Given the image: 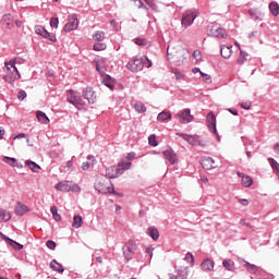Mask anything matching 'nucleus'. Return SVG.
Listing matches in <instances>:
<instances>
[{"label": "nucleus", "mask_w": 279, "mask_h": 279, "mask_svg": "<svg viewBox=\"0 0 279 279\" xmlns=\"http://www.w3.org/2000/svg\"><path fill=\"white\" fill-rule=\"evenodd\" d=\"M7 69V74L3 76V80L8 82V84H14L16 80H21V74L19 73V69H16V64L14 61H9L4 63Z\"/></svg>", "instance_id": "obj_1"}, {"label": "nucleus", "mask_w": 279, "mask_h": 279, "mask_svg": "<svg viewBox=\"0 0 279 279\" xmlns=\"http://www.w3.org/2000/svg\"><path fill=\"white\" fill-rule=\"evenodd\" d=\"M198 14H199V12L197 11V9L186 10L183 13V16L181 20L182 27H191V25H193V23H195V19H197Z\"/></svg>", "instance_id": "obj_2"}, {"label": "nucleus", "mask_w": 279, "mask_h": 279, "mask_svg": "<svg viewBox=\"0 0 279 279\" xmlns=\"http://www.w3.org/2000/svg\"><path fill=\"white\" fill-rule=\"evenodd\" d=\"M208 36H214L215 38H228V33L222 27H219L216 23H211L207 26Z\"/></svg>", "instance_id": "obj_3"}, {"label": "nucleus", "mask_w": 279, "mask_h": 279, "mask_svg": "<svg viewBox=\"0 0 279 279\" xmlns=\"http://www.w3.org/2000/svg\"><path fill=\"white\" fill-rule=\"evenodd\" d=\"M54 189L62 193H69V191H80V185L73 184L71 181H60L56 184Z\"/></svg>", "instance_id": "obj_4"}, {"label": "nucleus", "mask_w": 279, "mask_h": 279, "mask_svg": "<svg viewBox=\"0 0 279 279\" xmlns=\"http://www.w3.org/2000/svg\"><path fill=\"white\" fill-rule=\"evenodd\" d=\"M35 34L41 36V38H46V40H50V43H58L56 34L49 33L43 25L35 26Z\"/></svg>", "instance_id": "obj_5"}, {"label": "nucleus", "mask_w": 279, "mask_h": 279, "mask_svg": "<svg viewBox=\"0 0 279 279\" xmlns=\"http://www.w3.org/2000/svg\"><path fill=\"white\" fill-rule=\"evenodd\" d=\"M69 93L71 94L68 96L69 104H73L77 110H82L84 106H86V102L82 99V96L75 95V92L70 89Z\"/></svg>", "instance_id": "obj_6"}, {"label": "nucleus", "mask_w": 279, "mask_h": 279, "mask_svg": "<svg viewBox=\"0 0 279 279\" xmlns=\"http://www.w3.org/2000/svg\"><path fill=\"white\" fill-rule=\"evenodd\" d=\"M175 119H179L180 123L186 124V123H191V121H193L194 117L191 114V109L186 108V109L179 111L175 114Z\"/></svg>", "instance_id": "obj_7"}, {"label": "nucleus", "mask_w": 279, "mask_h": 279, "mask_svg": "<svg viewBox=\"0 0 279 279\" xmlns=\"http://www.w3.org/2000/svg\"><path fill=\"white\" fill-rule=\"evenodd\" d=\"M207 128L213 134L217 136V140L219 141V133L217 132V118L214 113H208L206 119Z\"/></svg>", "instance_id": "obj_8"}, {"label": "nucleus", "mask_w": 279, "mask_h": 279, "mask_svg": "<svg viewBox=\"0 0 279 279\" xmlns=\"http://www.w3.org/2000/svg\"><path fill=\"white\" fill-rule=\"evenodd\" d=\"M126 69L132 71L133 73H138V71H143V57L135 58L126 64Z\"/></svg>", "instance_id": "obj_9"}, {"label": "nucleus", "mask_w": 279, "mask_h": 279, "mask_svg": "<svg viewBox=\"0 0 279 279\" xmlns=\"http://www.w3.org/2000/svg\"><path fill=\"white\" fill-rule=\"evenodd\" d=\"M82 97L87 100L89 105H93L97 101V96L95 95V90L90 87H86L82 92Z\"/></svg>", "instance_id": "obj_10"}, {"label": "nucleus", "mask_w": 279, "mask_h": 279, "mask_svg": "<svg viewBox=\"0 0 279 279\" xmlns=\"http://www.w3.org/2000/svg\"><path fill=\"white\" fill-rule=\"evenodd\" d=\"M177 136H180L183 138V141H186L190 145L197 146L201 145L199 136L197 135H189L186 133H177Z\"/></svg>", "instance_id": "obj_11"}, {"label": "nucleus", "mask_w": 279, "mask_h": 279, "mask_svg": "<svg viewBox=\"0 0 279 279\" xmlns=\"http://www.w3.org/2000/svg\"><path fill=\"white\" fill-rule=\"evenodd\" d=\"M238 262L240 265H243V267H245V269H246V271H248V274H253L254 276H256V274H258V266L251 264L250 262H247L241 257L238 258Z\"/></svg>", "instance_id": "obj_12"}, {"label": "nucleus", "mask_w": 279, "mask_h": 279, "mask_svg": "<svg viewBox=\"0 0 279 279\" xmlns=\"http://www.w3.org/2000/svg\"><path fill=\"white\" fill-rule=\"evenodd\" d=\"M80 21L77 20L76 14H72L69 17V22L64 25V32H73L76 27H78Z\"/></svg>", "instance_id": "obj_13"}, {"label": "nucleus", "mask_w": 279, "mask_h": 279, "mask_svg": "<svg viewBox=\"0 0 279 279\" xmlns=\"http://www.w3.org/2000/svg\"><path fill=\"white\" fill-rule=\"evenodd\" d=\"M170 279H186L189 278V267H181L175 270L174 275H169Z\"/></svg>", "instance_id": "obj_14"}, {"label": "nucleus", "mask_w": 279, "mask_h": 279, "mask_svg": "<svg viewBox=\"0 0 279 279\" xmlns=\"http://www.w3.org/2000/svg\"><path fill=\"white\" fill-rule=\"evenodd\" d=\"M248 14L252 19V21L260 22L263 19H265V13H263L259 9L252 8L248 10Z\"/></svg>", "instance_id": "obj_15"}, {"label": "nucleus", "mask_w": 279, "mask_h": 279, "mask_svg": "<svg viewBox=\"0 0 279 279\" xmlns=\"http://www.w3.org/2000/svg\"><path fill=\"white\" fill-rule=\"evenodd\" d=\"M201 165L203 169H206V171H210V169H217V165L215 163V159L211 157H205L202 159Z\"/></svg>", "instance_id": "obj_16"}, {"label": "nucleus", "mask_w": 279, "mask_h": 279, "mask_svg": "<svg viewBox=\"0 0 279 279\" xmlns=\"http://www.w3.org/2000/svg\"><path fill=\"white\" fill-rule=\"evenodd\" d=\"M122 252H123V256L125 258V260L130 262L132 260L133 256H134V245H124L122 247Z\"/></svg>", "instance_id": "obj_17"}, {"label": "nucleus", "mask_w": 279, "mask_h": 279, "mask_svg": "<svg viewBox=\"0 0 279 279\" xmlns=\"http://www.w3.org/2000/svg\"><path fill=\"white\" fill-rule=\"evenodd\" d=\"M201 269L203 271H213V269H215V260L205 258L201 264Z\"/></svg>", "instance_id": "obj_18"}, {"label": "nucleus", "mask_w": 279, "mask_h": 279, "mask_svg": "<svg viewBox=\"0 0 279 279\" xmlns=\"http://www.w3.org/2000/svg\"><path fill=\"white\" fill-rule=\"evenodd\" d=\"M14 213L17 217H23V215H25V213H29V207H27L25 204H23L21 202H17Z\"/></svg>", "instance_id": "obj_19"}, {"label": "nucleus", "mask_w": 279, "mask_h": 279, "mask_svg": "<svg viewBox=\"0 0 279 279\" xmlns=\"http://www.w3.org/2000/svg\"><path fill=\"white\" fill-rule=\"evenodd\" d=\"M163 156L168 159L172 165H178V154L172 149H167L163 151Z\"/></svg>", "instance_id": "obj_20"}, {"label": "nucleus", "mask_w": 279, "mask_h": 279, "mask_svg": "<svg viewBox=\"0 0 279 279\" xmlns=\"http://www.w3.org/2000/svg\"><path fill=\"white\" fill-rule=\"evenodd\" d=\"M167 56H168V60H173V62H179L181 63L182 60L180 59V56H182L181 51H171V48L168 46L167 48Z\"/></svg>", "instance_id": "obj_21"}, {"label": "nucleus", "mask_w": 279, "mask_h": 279, "mask_svg": "<svg viewBox=\"0 0 279 279\" xmlns=\"http://www.w3.org/2000/svg\"><path fill=\"white\" fill-rule=\"evenodd\" d=\"M116 168L118 169V172L120 173V175H123L125 171H130V169H132V162L120 161L118 166H116Z\"/></svg>", "instance_id": "obj_22"}, {"label": "nucleus", "mask_w": 279, "mask_h": 279, "mask_svg": "<svg viewBox=\"0 0 279 279\" xmlns=\"http://www.w3.org/2000/svg\"><path fill=\"white\" fill-rule=\"evenodd\" d=\"M106 175L110 178V180H114V178H120L121 172H119L117 166H112L106 169Z\"/></svg>", "instance_id": "obj_23"}, {"label": "nucleus", "mask_w": 279, "mask_h": 279, "mask_svg": "<svg viewBox=\"0 0 279 279\" xmlns=\"http://www.w3.org/2000/svg\"><path fill=\"white\" fill-rule=\"evenodd\" d=\"M2 239L4 241H7V243H9V245H11V247H13V250H16L17 252L23 250V244L8 238L7 235H2Z\"/></svg>", "instance_id": "obj_24"}, {"label": "nucleus", "mask_w": 279, "mask_h": 279, "mask_svg": "<svg viewBox=\"0 0 279 279\" xmlns=\"http://www.w3.org/2000/svg\"><path fill=\"white\" fill-rule=\"evenodd\" d=\"M3 162H5L7 165H10V167H16L17 169H21V167H23V165L16 162V158L14 157H8L4 156L2 158Z\"/></svg>", "instance_id": "obj_25"}, {"label": "nucleus", "mask_w": 279, "mask_h": 279, "mask_svg": "<svg viewBox=\"0 0 279 279\" xmlns=\"http://www.w3.org/2000/svg\"><path fill=\"white\" fill-rule=\"evenodd\" d=\"M50 268L52 271H57L58 274H64V268L62 267V264L58 263V260L52 259L50 262Z\"/></svg>", "instance_id": "obj_26"}, {"label": "nucleus", "mask_w": 279, "mask_h": 279, "mask_svg": "<svg viewBox=\"0 0 279 279\" xmlns=\"http://www.w3.org/2000/svg\"><path fill=\"white\" fill-rule=\"evenodd\" d=\"M147 234L153 239V241H158V239H160V232L154 227L147 228Z\"/></svg>", "instance_id": "obj_27"}, {"label": "nucleus", "mask_w": 279, "mask_h": 279, "mask_svg": "<svg viewBox=\"0 0 279 279\" xmlns=\"http://www.w3.org/2000/svg\"><path fill=\"white\" fill-rule=\"evenodd\" d=\"M220 53H221L222 58L228 60V58H230L232 56V47L221 46Z\"/></svg>", "instance_id": "obj_28"}, {"label": "nucleus", "mask_w": 279, "mask_h": 279, "mask_svg": "<svg viewBox=\"0 0 279 279\" xmlns=\"http://www.w3.org/2000/svg\"><path fill=\"white\" fill-rule=\"evenodd\" d=\"M102 84L107 86L110 90H114V80L110 75H106L102 80Z\"/></svg>", "instance_id": "obj_29"}, {"label": "nucleus", "mask_w": 279, "mask_h": 279, "mask_svg": "<svg viewBox=\"0 0 279 279\" xmlns=\"http://www.w3.org/2000/svg\"><path fill=\"white\" fill-rule=\"evenodd\" d=\"M36 117H37L38 121L40 123H43L44 125L49 124V117H47V113H45L43 111H37Z\"/></svg>", "instance_id": "obj_30"}, {"label": "nucleus", "mask_w": 279, "mask_h": 279, "mask_svg": "<svg viewBox=\"0 0 279 279\" xmlns=\"http://www.w3.org/2000/svg\"><path fill=\"white\" fill-rule=\"evenodd\" d=\"M269 11L272 14V16L279 15V4L278 2H270L269 3Z\"/></svg>", "instance_id": "obj_31"}, {"label": "nucleus", "mask_w": 279, "mask_h": 279, "mask_svg": "<svg viewBox=\"0 0 279 279\" xmlns=\"http://www.w3.org/2000/svg\"><path fill=\"white\" fill-rule=\"evenodd\" d=\"M170 119H171V112L169 111H161L157 116V121H170Z\"/></svg>", "instance_id": "obj_32"}, {"label": "nucleus", "mask_w": 279, "mask_h": 279, "mask_svg": "<svg viewBox=\"0 0 279 279\" xmlns=\"http://www.w3.org/2000/svg\"><path fill=\"white\" fill-rule=\"evenodd\" d=\"M268 162H269L270 167L274 169V171L276 172V175L279 179V163H278V161H276V159L270 157V158H268Z\"/></svg>", "instance_id": "obj_33"}, {"label": "nucleus", "mask_w": 279, "mask_h": 279, "mask_svg": "<svg viewBox=\"0 0 279 279\" xmlns=\"http://www.w3.org/2000/svg\"><path fill=\"white\" fill-rule=\"evenodd\" d=\"M82 223H84V221L82 220V216L75 215L73 217L72 228H82Z\"/></svg>", "instance_id": "obj_34"}, {"label": "nucleus", "mask_w": 279, "mask_h": 279, "mask_svg": "<svg viewBox=\"0 0 279 279\" xmlns=\"http://www.w3.org/2000/svg\"><path fill=\"white\" fill-rule=\"evenodd\" d=\"M25 163L27 165V167H29L31 170H33L34 173H38V171H40V166H38V163H36L35 161L26 160Z\"/></svg>", "instance_id": "obj_35"}, {"label": "nucleus", "mask_w": 279, "mask_h": 279, "mask_svg": "<svg viewBox=\"0 0 279 279\" xmlns=\"http://www.w3.org/2000/svg\"><path fill=\"white\" fill-rule=\"evenodd\" d=\"M94 40H97L98 43H101L102 40H106V33L104 31H97L93 35Z\"/></svg>", "instance_id": "obj_36"}, {"label": "nucleus", "mask_w": 279, "mask_h": 279, "mask_svg": "<svg viewBox=\"0 0 279 279\" xmlns=\"http://www.w3.org/2000/svg\"><path fill=\"white\" fill-rule=\"evenodd\" d=\"M254 184V180L252 177H242V186H245V189H250V186Z\"/></svg>", "instance_id": "obj_37"}, {"label": "nucleus", "mask_w": 279, "mask_h": 279, "mask_svg": "<svg viewBox=\"0 0 279 279\" xmlns=\"http://www.w3.org/2000/svg\"><path fill=\"white\" fill-rule=\"evenodd\" d=\"M50 213H51L54 221H62V216L60 214H58V207L52 206L50 208Z\"/></svg>", "instance_id": "obj_38"}, {"label": "nucleus", "mask_w": 279, "mask_h": 279, "mask_svg": "<svg viewBox=\"0 0 279 279\" xmlns=\"http://www.w3.org/2000/svg\"><path fill=\"white\" fill-rule=\"evenodd\" d=\"M250 54H247V52L240 50V57L238 58V64H245V62H247V57Z\"/></svg>", "instance_id": "obj_39"}, {"label": "nucleus", "mask_w": 279, "mask_h": 279, "mask_svg": "<svg viewBox=\"0 0 279 279\" xmlns=\"http://www.w3.org/2000/svg\"><path fill=\"white\" fill-rule=\"evenodd\" d=\"M95 191H97L101 195H106L107 194L106 185H104V183H101V182H98V183L95 184Z\"/></svg>", "instance_id": "obj_40"}, {"label": "nucleus", "mask_w": 279, "mask_h": 279, "mask_svg": "<svg viewBox=\"0 0 279 279\" xmlns=\"http://www.w3.org/2000/svg\"><path fill=\"white\" fill-rule=\"evenodd\" d=\"M134 109L136 110V112H140V113L147 112V107H145V104L143 102H136L134 105Z\"/></svg>", "instance_id": "obj_41"}, {"label": "nucleus", "mask_w": 279, "mask_h": 279, "mask_svg": "<svg viewBox=\"0 0 279 279\" xmlns=\"http://www.w3.org/2000/svg\"><path fill=\"white\" fill-rule=\"evenodd\" d=\"M0 217L3 221H10V219H12V215H10L5 209H0Z\"/></svg>", "instance_id": "obj_42"}, {"label": "nucleus", "mask_w": 279, "mask_h": 279, "mask_svg": "<svg viewBox=\"0 0 279 279\" xmlns=\"http://www.w3.org/2000/svg\"><path fill=\"white\" fill-rule=\"evenodd\" d=\"M222 266L225 267V269H227L228 271H232V267L234 266V262L230 260V259H225L222 262Z\"/></svg>", "instance_id": "obj_43"}, {"label": "nucleus", "mask_w": 279, "mask_h": 279, "mask_svg": "<svg viewBox=\"0 0 279 279\" xmlns=\"http://www.w3.org/2000/svg\"><path fill=\"white\" fill-rule=\"evenodd\" d=\"M184 260H186V263H190L192 267L193 265H195V256H193V253H186Z\"/></svg>", "instance_id": "obj_44"}, {"label": "nucleus", "mask_w": 279, "mask_h": 279, "mask_svg": "<svg viewBox=\"0 0 279 279\" xmlns=\"http://www.w3.org/2000/svg\"><path fill=\"white\" fill-rule=\"evenodd\" d=\"M145 3H147L148 8H150V10H153L154 12H158V4H156V2H154V0H144Z\"/></svg>", "instance_id": "obj_45"}, {"label": "nucleus", "mask_w": 279, "mask_h": 279, "mask_svg": "<svg viewBox=\"0 0 279 279\" xmlns=\"http://www.w3.org/2000/svg\"><path fill=\"white\" fill-rule=\"evenodd\" d=\"M58 25H60V20L58 17H51L50 27H52V29H58Z\"/></svg>", "instance_id": "obj_46"}, {"label": "nucleus", "mask_w": 279, "mask_h": 279, "mask_svg": "<svg viewBox=\"0 0 279 279\" xmlns=\"http://www.w3.org/2000/svg\"><path fill=\"white\" fill-rule=\"evenodd\" d=\"M105 49H106V44L104 43L94 44V51H105Z\"/></svg>", "instance_id": "obj_47"}, {"label": "nucleus", "mask_w": 279, "mask_h": 279, "mask_svg": "<svg viewBox=\"0 0 279 279\" xmlns=\"http://www.w3.org/2000/svg\"><path fill=\"white\" fill-rule=\"evenodd\" d=\"M143 60V69H149L151 68V61L149 60V58H147L146 56L142 57Z\"/></svg>", "instance_id": "obj_48"}, {"label": "nucleus", "mask_w": 279, "mask_h": 279, "mask_svg": "<svg viewBox=\"0 0 279 279\" xmlns=\"http://www.w3.org/2000/svg\"><path fill=\"white\" fill-rule=\"evenodd\" d=\"M148 143L151 147H158V142L156 141V135H150L148 137Z\"/></svg>", "instance_id": "obj_49"}, {"label": "nucleus", "mask_w": 279, "mask_h": 279, "mask_svg": "<svg viewBox=\"0 0 279 279\" xmlns=\"http://www.w3.org/2000/svg\"><path fill=\"white\" fill-rule=\"evenodd\" d=\"M106 191H107V194L110 193L111 195H118L119 197H122V195L119 192L114 191L113 186L112 187H110V186L106 187Z\"/></svg>", "instance_id": "obj_50"}, {"label": "nucleus", "mask_w": 279, "mask_h": 279, "mask_svg": "<svg viewBox=\"0 0 279 279\" xmlns=\"http://www.w3.org/2000/svg\"><path fill=\"white\" fill-rule=\"evenodd\" d=\"M173 73L175 75V80H184V73H182L180 70L175 69Z\"/></svg>", "instance_id": "obj_51"}, {"label": "nucleus", "mask_w": 279, "mask_h": 279, "mask_svg": "<svg viewBox=\"0 0 279 279\" xmlns=\"http://www.w3.org/2000/svg\"><path fill=\"white\" fill-rule=\"evenodd\" d=\"M193 58H194V60L199 62V60H202V52L199 50H194Z\"/></svg>", "instance_id": "obj_52"}, {"label": "nucleus", "mask_w": 279, "mask_h": 279, "mask_svg": "<svg viewBox=\"0 0 279 279\" xmlns=\"http://www.w3.org/2000/svg\"><path fill=\"white\" fill-rule=\"evenodd\" d=\"M25 97H27V92L25 90H20L17 94V99H20V101H23V99H25Z\"/></svg>", "instance_id": "obj_53"}, {"label": "nucleus", "mask_w": 279, "mask_h": 279, "mask_svg": "<svg viewBox=\"0 0 279 279\" xmlns=\"http://www.w3.org/2000/svg\"><path fill=\"white\" fill-rule=\"evenodd\" d=\"M46 245H47L48 250H56V242H53V240H48L46 242Z\"/></svg>", "instance_id": "obj_54"}, {"label": "nucleus", "mask_w": 279, "mask_h": 279, "mask_svg": "<svg viewBox=\"0 0 279 279\" xmlns=\"http://www.w3.org/2000/svg\"><path fill=\"white\" fill-rule=\"evenodd\" d=\"M241 108H243V110H250L252 108V102L251 101H246V102H242Z\"/></svg>", "instance_id": "obj_55"}, {"label": "nucleus", "mask_w": 279, "mask_h": 279, "mask_svg": "<svg viewBox=\"0 0 279 279\" xmlns=\"http://www.w3.org/2000/svg\"><path fill=\"white\" fill-rule=\"evenodd\" d=\"M135 45H138V47H145V39L135 38Z\"/></svg>", "instance_id": "obj_56"}, {"label": "nucleus", "mask_w": 279, "mask_h": 279, "mask_svg": "<svg viewBox=\"0 0 279 279\" xmlns=\"http://www.w3.org/2000/svg\"><path fill=\"white\" fill-rule=\"evenodd\" d=\"M201 75H202L204 82H206L207 84L210 82V75H208L204 72H201Z\"/></svg>", "instance_id": "obj_57"}, {"label": "nucleus", "mask_w": 279, "mask_h": 279, "mask_svg": "<svg viewBox=\"0 0 279 279\" xmlns=\"http://www.w3.org/2000/svg\"><path fill=\"white\" fill-rule=\"evenodd\" d=\"M82 169H83V171H88V169H90V162H88V161L83 162Z\"/></svg>", "instance_id": "obj_58"}, {"label": "nucleus", "mask_w": 279, "mask_h": 279, "mask_svg": "<svg viewBox=\"0 0 279 279\" xmlns=\"http://www.w3.org/2000/svg\"><path fill=\"white\" fill-rule=\"evenodd\" d=\"M134 158H136V153L134 151L129 153L126 156V160H134Z\"/></svg>", "instance_id": "obj_59"}, {"label": "nucleus", "mask_w": 279, "mask_h": 279, "mask_svg": "<svg viewBox=\"0 0 279 279\" xmlns=\"http://www.w3.org/2000/svg\"><path fill=\"white\" fill-rule=\"evenodd\" d=\"M239 204H241L242 206H250V201H247L246 198H241L239 199Z\"/></svg>", "instance_id": "obj_60"}, {"label": "nucleus", "mask_w": 279, "mask_h": 279, "mask_svg": "<svg viewBox=\"0 0 279 279\" xmlns=\"http://www.w3.org/2000/svg\"><path fill=\"white\" fill-rule=\"evenodd\" d=\"M146 252L150 256V258H154V247H146Z\"/></svg>", "instance_id": "obj_61"}, {"label": "nucleus", "mask_w": 279, "mask_h": 279, "mask_svg": "<svg viewBox=\"0 0 279 279\" xmlns=\"http://www.w3.org/2000/svg\"><path fill=\"white\" fill-rule=\"evenodd\" d=\"M228 111H229L231 114H233L234 117H239V111H238L236 109L230 108V109H228Z\"/></svg>", "instance_id": "obj_62"}, {"label": "nucleus", "mask_w": 279, "mask_h": 279, "mask_svg": "<svg viewBox=\"0 0 279 279\" xmlns=\"http://www.w3.org/2000/svg\"><path fill=\"white\" fill-rule=\"evenodd\" d=\"M135 3H136V5H137V8H140V9L145 5V3H143L142 0H135Z\"/></svg>", "instance_id": "obj_63"}, {"label": "nucleus", "mask_w": 279, "mask_h": 279, "mask_svg": "<svg viewBox=\"0 0 279 279\" xmlns=\"http://www.w3.org/2000/svg\"><path fill=\"white\" fill-rule=\"evenodd\" d=\"M65 167H66L68 169H71V168L73 167V160L66 161Z\"/></svg>", "instance_id": "obj_64"}]
</instances>
